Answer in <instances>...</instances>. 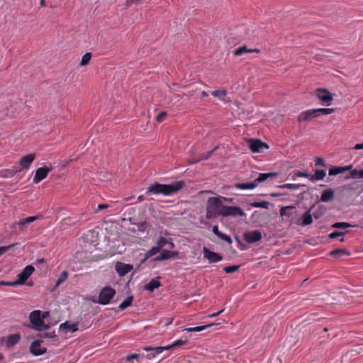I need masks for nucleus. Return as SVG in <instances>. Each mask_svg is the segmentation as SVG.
<instances>
[{
    "mask_svg": "<svg viewBox=\"0 0 363 363\" xmlns=\"http://www.w3.org/2000/svg\"><path fill=\"white\" fill-rule=\"evenodd\" d=\"M203 252L204 258L208 259L210 263L218 262L223 259V257L221 255L211 251L206 247H203Z\"/></svg>",
    "mask_w": 363,
    "mask_h": 363,
    "instance_id": "nucleus-12",
    "label": "nucleus"
},
{
    "mask_svg": "<svg viewBox=\"0 0 363 363\" xmlns=\"http://www.w3.org/2000/svg\"><path fill=\"white\" fill-rule=\"evenodd\" d=\"M50 315V313L48 311H45L43 313L41 312V318L44 320V319L47 318Z\"/></svg>",
    "mask_w": 363,
    "mask_h": 363,
    "instance_id": "nucleus-60",
    "label": "nucleus"
},
{
    "mask_svg": "<svg viewBox=\"0 0 363 363\" xmlns=\"http://www.w3.org/2000/svg\"><path fill=\"white\" fill-rule=\"evenodd\" d=\"M35 268L32 265L26 266L23 271L18 274L17 281L20 285L25 284L26 281L32 275L34 272Z\"/></svg>",
    "mask_w": 363,
    "mask_h": 363,
    "instance_id": "nucleus-10",
    "label": "nucleus"
},
{
    "mask_svg": "<svg viewBox=\"0 0 363 363\" xmlns=\"http://www.w3.org/2000/svg\"><path fill=\"white\" fill-rule=\"evenodd\" d=\"M326 175V172L324 169H315V174H311V181L314 182L316 181L323 180Z\"/></svg>",
    "mask_w": 363,
    "mask_h": 363,
    "instance_id": "nucleus-24",
    "label": "nucleus"
},
{
    "mask_svg": "<svg viewBox=\"0 0 363 363\" xmlns=\"http://www.w3.org/2000/svg\"><path fill=\"white\" fill-rule=\"evenodd\" d=\"M167 245H169V248H170V249H172L174 247V244L172 242L171 239H169V242H168Z\"/></svg>",
    "mask_w": 363,
    "mask_h": 363,
    "instance_id": "nucleus-63",
    "label": "nucleus"
},
{
    "mask_svg": "<svg viewBox=\"0 0 363 363\" xmlns=\"http://www.w3.org/2000/svg\"><path fill=\"white\" fill-rule=\"evenodd\" d=\"M187 342H188L187 340H177L174 341V342H172V345H173V347H175L177 346L185 345L187 344Z\"/></svg>",
    "mask_w": 363,
    "mask_h": 363,
    "instance_id": "nucleus-49",
    "label": "nucleus"
},
{
    "mask_svg": "<svg viewBox=\"0 0 363 363\" xmlns=\"http://www.w3.org/2000/svg\"><path fill=\"white\" fill-rule=\"evenodd\" d=\"M292 208H293L292 206H286V207L281 208V209L280 211L281 216H287L288 215L287 210Z\"/></svg>",
    "mask_w": 363,
    "mask_h": 363,
    "instance_id": "nucleus-52",
    "label": "nucleus"
},
{
    "mask_svg": "<svg viewBox=\"0 0 363 363\" xmlns=\"http://www.w3.org/2000/svg\"><path fill=\"white\" fill-rule=\"evenodd\" d=\"M18 285H20V284L18 282L17 280L13 281H7L6 282V286H18Z\"/></svg>",
    "mask_w": 363,
    "mask_h": 363,
    "instance_id": "nucleus-56",
    "label": "nucleus"
},
{
    "mask_svg": "<svg viewBox=\"0 0 363 363\" xmlns=\"http://www.w3.org/2000/svg\"><path fill=\"white\" fill-rule=\"evenodd\" d=\"M144 199H145V197H144V196H143V195H140V196H139L138 197V201L139 202L143 201Z\"/></svg>",
    "mask_w": 363,
    "mask_h": 363,
    "instance_id": "nucleus-64",
    "label": "nucleus"
},
{
    "mask_svg": "<svg viewBox=\"0 0 363 363\" xmlns=\"http://www.w3.org/2000/svg\"><path fill=\"white\" fill-rule=\"evenodd\" d=\"M344 235H345V233L344 232H342V231H334L331 233L329 234L328 237L330 239H335V238H337L339 237H340V241H344Z\"/></svg>",
    "mask_w": 363,
    "mask_h": 363,
    "instance_id": "nucleus-40",
    "label": "nucleus"
},
{
    "mask_svg": "<svg viewBox=\"0 0 363 363\" xmlns=\"http://www.w3.org/2000/svg\"><path fill=\"white\" fill-rule=\"evenodd\" d=\"M247 143L252 152H262L263 149H269V145L259 139H248Z\"/></svg>",
    "mask_w": 363,
    "mask_h": 363,
    "instance_id": "nucleus-8",
    "label": "nucleus"
},
{
    "mask_svg": "<svg viewBox=\"0 0 363 363\" xmlns=\"http://www.w3.org/2000/svg\"><path fill=\"white\" fill-rule=\"evenodd\" d=\"M278 174L277 172L261 173L259 174L258 177L254 181V182L257 186L259 183L263 182L269 178L275 177Z\"/></svg>",
    "mask_w": 363,
    "mask_h": 363,
    "instance_id": "nucleus-23",
    "label": "nucleus"
},
{
    "mask_svg": "<svg viewBox=\"0 0 363 363\" xmlns=\"http://www.w3.org/2000/svg\"><path fill=\"white\" fill-rule=\"evenodd\" d=\"M300 186L301 185L298 184H285L281 186V188L295 190L299 189Z\"/></svg>",
    "mask_w": 363,
    "mask_h": 363,
    "instance_id": "nucleus-44",
    "label": "nucleus"
},
{
    "mask_svg": "<svg viewBox=\"0 0 363 363\" xmlns=\"http://www.w3.org/2000/svg\"><path fill=\"white\" fill-rule=\"evenodd\" d=\"M29 320L31 323V327L37 331L47 330L50 328L48 324L45 323L41 318V311L40 310H35L29 315Z\"/></svg>",
    "mask_w": 363,
    "mask_h": 363,
    "instance_id": "nucleus-3",
    "label": "nucleus"
},
{
    "mask_svg": "<svg viewBox=\"0 0 363 363\" xmlns=\"http://www.w3.org/2000/svg\"><path fill=\"white\" fill-rule=\"evenodd\" d=\"M215 325H216L215 323H210V324L205 325H201V326H196V327H193V328H186L184 329V331H186V332H200V331H202L203 330H206L208 328L213 326Z\"/></svg>",
    "mask_w": 363,
    "mask_h": 363,
    "instance_id": "nucleus-28",
    "label": "nucleus"
},
{
    "mask_svg": "<svg viewBox=\"0 0 363 363\" xmlns=\"http://www.w3.org/2000/svg\"><path fill=\"white\" fill-rule=\"evenodd\" d=\"M343 173L342 167H333L329 169V174L330 176L337 175Z\"/></svg>",
    "mask_w": 363,
    "mask_h": 363,
    "instance_id": "nucleus-41",
    "label": "nucleus"
},
{
    "mask_svg": "<svg viewBox=\"0 0 363 363\" xmlns=\"http://www.w3.org/2000/svg\"><path fill=\"white\" fill-rule=\"evenodd\" d=\"M223 311H224L223 309H221L220 311H218L216 313H214L208 315L207 317L210 318L216 317V316L219 315L221 313H223Z\"/></svg>",
    "mask_w": 363,
    "mask_h": 363,
    "instance_id": "nucleus-57",
    "label": "nucleus"
},
{
    "mask_svg": "<svg viewBox=\"0 0 363 363\" xmlns=\"http://www.w3.org/2000/svg\"><path fill=\"white\" fill-rule=\"evenodd\" d=\"M342 167L343 173L345 172H347V171H351L352 169V164L347 165V166Z\"/></svg>",
    "mask_w": 363,
    "mask_h": 363,
    "instance_id": "nucleus-58",
    "label": "nucleus"
},
{
    "mask_svg": "<svg viewBox=\"0 0 363 363\" xmlns=\"http://www.w3.org/2000/svg\"><path fill=\"white\" fill-rule=\"evenodd\" d=\"M35 159V155L34 153H30L26 155L23 156L19 160V164L21 168L18 170L22 171L23 169H28L31 166L32 163Z\"/></svg>",
    "mask_w": 363,
    "mask_h": 363,
    "instance_id": "nucleus-11",
    "label": "nucleus"
},
{
    "mask_svg": "<svg viewBox=\"0 0 363 363\" xmlns=\"http://www.w3.org/2000/svg\"><path fill=\"white\" fill-rule=\"evenodd\" d=\"M315 96L321 101L323 106H328L332 104L333 96L326 89L318 88L315 90Z\"/></svg>",
    "mask_w": 363,
    "mask_h": 363,
    "instance_id": "nucleus-4",
    "label": "nucleus"
},
{
    "mask_svg": "<svg viewBox=\"0 0 363 363\" xmlns=\"http://www.w3.org/2000/svg\"><path fill=\"white\" fill-rule=\"evenodd\" d=\"M350 225L345 222H339L333 224L332 227L334 228H346L350 227Z\"/></svg>",
    "mask_w": 363,
    "mask_h": 363,
    "instance_id": "nucleus-45",
    "label": "nucleus"
},
{
    "mask_svg": "<svg viewBox=\"0 0 363 363\" xmlns=\"http://www.w3.org/2000/svg\"><path fill=\"white\" fill-rule=\"evenodd\" d=\"M221 216L223 217H228V216H233V217H238V216H245V211L238 206H225V208H223V211L221 213Z\"/></svg>",
    "mask_w": 363,
    "mask_h": 363,
    "instance_id": "nucleus-7",
    "label": "nucleus"
},
{
    "mask_svg": "<svg viewBox=\"0 0 363 363\" xmlns=\"http://www.w3.org/2000/svg\"><path fill=\"white\" fill-rule=\"evenodd\" d=\"M52 169V168L51 167L48 166L38 168L33 179V184H38L45 179Z\"/></svg>",
    "mask_w": 363,
    "mask_h": 363,
    "instance_id": "nucleus-9",
    "label": "nucleus"
},
{
    "mask_svg": "<svg viewBox=\"0 0 363 363\" xmlns=\"http://www.w3.org/2000/svg\"><path fill=\"white\" fill-rule=\"evenodd\" d=\"M91 57H92V55H91V52L85 53L82 56V60H81V62H80V65L81 66H86V65H87L90 62Z\"/></svg>",
    "mask_w": 363,
    "mask_h": 363,
    "instance_id": "nucleus-36",
    "label": "nucleus"
},
{
    "mask_svg": "<svg viewBox=\"0 0 363 363\" xmlns=\"http://www.w3.org/2000/svg\"><path fill=\"white\" fill-rule=\"evenodd\" d=\"M212 231L219 238H220L223 240H225L228 243L231 244L233 242V240L229 235L219 231L218 225H213L212 227Z\"/></svg>",
    "mask_w": 363,
    "mask_h": 363,
    "instance_id": "nucleus-20",
    "label": "nucleus"
},
{
    "mask_svg": "<svg viewBox=\"0 0 363 363\" xmlns=\"http://www.w3.org/2000/svg\"><path fill=\"white\" fill-rule=\"evenodd\" d=\"M168 242L169 239L161 237L157 242V246L160 250H161V248L164 247L167 244H168Z\"/></svg>",
    "mask_w": 363,
    "mask_h": 363,
    "instance_id": "nucleus-43",
    "label": "nucleus"
},
{
    "mask_svg": "<svg viewBox=\"0 0 363 363\" xmlns=\"http://www.w3.org/2000/svg\"><path fill=\"white\" fill-rule=\"evenodd\" d=\"M108 208V205L107 204H99L98 205V210H102V209H105Z\"/></svg>",
    "mask_w": 363,
    "mask_h": 363,
    "instance_id": "nucleus-62",
    "label": "nucleus"
},
{
    "mask_svg": "<svg viewBox=\"0 0 363 363\" xmlns=\"http://www.w3.org/2000/svg\"><path fill=\"white\" fill-rule=\"evenodd\" d=\"M143 350L148 352V354L146 356V358L148 359H152L155 358L157 354H161L160 352H156L157 347H144Z\"/></svg>",
    "mask_w": 363,
    "mask_h": 363,
    "instance_id": "nucleus-30",
    "label": "nucleus"
},
{
    "mask_svg": "<svg viewBox=\"0 0 363 363\" xmlns=\"http://www.w3.org/2000/svg\"><path fill=\"white\" fill-rule=\"evenodd\" d=\"M39 218V216H29L20 219L18 222L13 223L12 228L16 231H23L26 229L27 225L37 220Z\"/></svg>",
    "mask_w": 363,
    "mask_h": 363,
    "instance_id": "nucleus-6",
    "label": "nucleus"
},
{
    "mask_svg": "<svg viewBox=\"0 0 363 363\" xmlns=\"http://www.w3.org/2000/svg\"><path fill=\"white\" fill-rule=\"evenodd\" d=\"M160 282L159 281L158 278L152 279L145 286V289L150 291H152L155 289L159 288L160 286Z\"/></svg>",
    "mask_w": 363,
    "mask_h": 363,
    "instance_id": "nucleus-26",
    "label": "nucleus"
},
{
    "mask_svg": "<svg viewBox=\"0 0 363 363\" xmlns=\"http://www.w3.org/2000/svg\"><path fill=\"white\" fill-rule=\"evenodd\" d=\"M67 277H68V273L66 271H63L56 281L55 289H56L61 284H62L67 279Z\"/></svg>",
    "mask_w": 363,
    "mask_h": 363,
    "instance_id": "nucleus-37",
    "label": "nucleus"
},
{
    "mask_svg": "<svg viewBox=\"0 0 363 363\" xmlns=\"http://www.w3.org/2000/svg\"><path fill=\"white\" fill-rule=\"evenodd\" d=\"M140 357V354H131L128 355L126 358L127 362H129L130 363H134L133 361H132L133 359H137Z\"/></svg>",
    "mask_w": 363,
    "mask_h": 363,
    "instance_id": "nucleus-51",
    "label": "nucleus"
},
{
    "mask_svg": "<svg viewBox=\"0 0 363 363\" xmlns=\"http://www.w3.org/2000/svg\"><path fill=\"white\" fill-rule=\"evenodd\" d=\"M347 179H363V169L358 170L357 169H352L350 172V175L347 177Z\"/></svg>",
    "mask_w": 363,
    "mask_h": 363,
    "instance_id": "nucleus-29",
    "label": "nucleus"
},
{
    "mask_svg": "<svg viewBox=\"0 0 363 363\" xmlns=\"http://www.w3.org/2000/svg\"><path fill=\"white\" fill-rule=\"evenodd\" d=\"M172 348H174L172 343L164 347H157L156 352H157L162 353V352L165 350H169Z\"/></svg>",
    "mask_w": 363,
    "mask_h": 363,
    "instance_id": "nucleus-48",
    "label": "nucleus"
},
{
    "mask_svg": "<svg viewBox=\"0 0 363 363\" xmlns=\"http://www.w3.org/2000/svg\"><path fill=\"white\" fill-rule=\"evenodd\" d=\"M315 165L325 166L324 160L321 157H317L315 159Z\"/></svg>",
    "mask_w": 363,
    "mask_h": 363,
    "instance_id": "nucleus-54",
    "label": "nucleus"
},
{
    "mask_svg": "<svg viewBox=\"0 0 363 363\" xmlns=\"http://www.w3.org/2000/svg\"><path fill=\"white\" fill-rule=\"evenodd\" d=\"M184 186V183L182 181L176 182L171 184H162L156 183L147 188L146 194L147 195L162 194L164 196H169L181 189Z\"/></svg>",
    "mask_w": 363,
    "mask_h": 363,
    "instance_id": "nucleus-1",
    "label": "nucleus"
},
{
    "mask_svg": "<svg viewBox=\"0 0 363 363\" xmlns=\"http://www.w3.org/2000/svg\"><path fill=\"white\" fill-rule=\"evenodd\" d=\"M252 52L259 53L260 50L257 49V48L248 49L246 46H242V47L238 48V49H236L234 51V55L241 56L242 55H243L245 53H252Z\"/></svg>",
    "mask_w": 363,
    "mask_h": 363,
    "instance_id": "nucleus-21",
    "label": "nucleus"
},
{
    "mask_svg": "<svg viewBox=\"0 0 363 363\" xmlns=\"http://www.w3.org/2000/svg\"><path fill=\"white\" fill-rule=\"evenodd\" d=\"M60 330L65 333H72L78 330V324L66 321L60 325Z\"/></svg>",
    "mask_w": 363,
    "mask_h": 363,
    "instance_id": "nucleus-16",
    "label": "nucleus"
},
{
    "mask_svg": "<svg viewBox=\"0 0 363 363\" xmlns=\"http://www.w3.org/2000/svg\"><path fill=\"white\" fill-rule=\"evenodd\" d=\"M212 96L223 101L227 95V91L223 89L215 90L211 93Z\"/></svg>",
    "mask_w": 363,
    "mask_h": 363,
    "instance_id": "nucleus-31",
    "label": "nucleus"
},
{
    "mask_svg": "<svg viewBox=\"0 0 363 363\" xmlns=\"http://www.w3.org/2000/svg\"><path fill=\"white\" fill-rule=\"evenodd\" d=\"M316 111V114H318V116L320 115H329L333 113H334L335 109L330 108H315Z\"/></svg>",
    "mask_w": 363,
    "mask_h": 363,
    "instance_id": "nucleus-33",
    "label": "nucleus"
},
{
    "mask_svg": "<svg viewBox=\"0 0 363 363\" xmlns=\"http://www.w3.org/2000/svg\"><path fill=\"white\" fill-rule=\"evenodd\" d=\"M167 116V112L165 111H163L162 113H160L157 117H156V120L158 122H162L164 119V118Z\"/></svg>",
    "mask_w": 363,
    "mask_h": 363,
    "instance_id": "nucleus-53",
    "label": "nucleus"
},
{
    "mask_svg": "<svg viewBox=\"0 0 363 363\" xmlns=\"http://www.w3.org/2000/svg\"><path fill=\"white\" fill-rule=\"evenodd\" d=\"M115 268L120 276H124L133 269V266L123 262H117Z\"/></svg>",
    "mask_w": 363,
    "mask_h": 363,
    "instance_id": "nucleus-17",
    "label": "nucleus"
},
{
    "mask_svg": "<svg viewBox=\"0 0 363 363\" xmlns=\"http://www.w3.org/2000/svg\"><path fill=\"white\" fill-rule=\"evenodd\" d=\"M326 208L323 206H318L317 207V211L315 212H313V216L315 219L320 218L325 212Z\"/></svg>",
    "mask_w": 363,
    "mask_h": 363,
    "instance_id": "nucleus-35",
    "label": "nucleus"
},
{
    "mask_svg": "<svg viewBox=\"0 0 363 363\" xmlns=\"http://www.w3.org/2000/svg\"><path fill=\"white\" fill-rule=\"evenodd\" d=\"M330 255H333V256H337V255H348L349 253L345 250H342V249H337V250H334L333 251L330 252Z\"/></svg>",
    "mask_w": 363,
    "mask_h": 363,
    "instance_id": "nucleus-46",
    "label": "nucleus"
},
{
    "mask_svg": "<svg viewBox=\"0 0 363 363\" xmlns=\"http://www.w3.org/2000/svg\"><path fill=\"white\" fill-rule=\"evenodd\" d=\"M41 340H36L32 342L30 350L33 354L38 356L44 354L46 352V349L41 347Z\"/></svg>",
    "mask_w": 363,
    "mask_h": 363,
    "instance_id": "nucleus-15",
    "label": "nucleus"
},
{
    "mask_svg": "<svg viewBox=\"0 0 363 363\" xmlns=\"http://www.w3.org/2000/svg\"><path fill=\"white\" fill-rule=\"evenodd\" d=\"M315 206H311L310 209L302 216L301 220L303 225H308L313 223V213L311 214V212H312Z\"/></svg>",
    "mask_w": 363,
    "mask_h": 363,
    "instance_id": "nucleus-19",
    "label": "nucleus"
},
{
    "mask_svg": "<svg viewBox=\"0 0 363 363\" xmlns=\"http://www.w3.org/2000/svg\"><path fill=\"white\" fill-rule=\"evenodd\" d=\"M20 170L18 169H4L1 172V175L2 177L5 178H11L13 177L17 172H19Z\"/></svg>",
    "mask_w": 363,
    "mask_h": 363,
    "instance_id": "nucleus-32",
    "label": "nucleus"
},
{
    "mask_svg": "<svg viewBox=\"0 0 363 363\" xmlns=\"http://www.w3.org/2000/svg\"><path fill=\"white\" fill-rule=\"evenodd\" d=\"M160 251V250L157 246L152 247L151 249H150L145 252V259H147L152 257V256L157 255Z\"/></svg>",
    "mask_w": 363,
    "mask_h": 363,
    "instance_id": "nucleus-34",
    "label": "nucleus"
},
{
    "mask_svg": "<svg viewBox=\"0 0 363 363\" xmlns=\"http://www.w3.org/2000/svg\"><path fill=\"white\" fill-rule=\"evenodd\" d=\"M220 198H222V201L224 203V202H228V203H232L233 201V199H231V198H226V197H223V196H220Z\"/></svg>",
    "mask_w": 363,
    "mask_h": 363,
    "instance_id": "nucleus-59",
    "label": "nucleus"
},
{
    "mask_svg": "<svg viewBox=\"0 0 363 363\" xmlns=\"http://www.w3.org/2000/svg\"><path fill=\"white\" fill-rule=\"evenodd\" d=\"M11 245L0 247V256L11 248Z\"/></svg>",
    "mask_w": 363,
    "mask_h": 363,
    "instance_id": "nucleus-55",
    "label": "nucleus"
},
{
    "mask_svg": "<svg viewBox=\"0 0 363 363\" xmlns=\"http://www.w3.org/2000/svg\"><path fill=\"white\" fill-rule=\"evenodd\" d=\"M294 177H306V178H308L311 180V174H308V173L303 172H301V171L296 172L295 174H294Z\"/></svg>",
    "mask_w": 363,
    "mask_h": 363,
    "instance_id": "nucleus-47",
    "label": "nucleus"
},
{
    "mask_svg": "<svg viewBox=\"0 0 363 363\" xmlns=\"http://www.w3.org/2000/svg\"><path fill=\"white\" fill-rule=\"evenodd\" d=\"M178 255L177 252L163 250L161 254L155 258V261L166 260Z\"/></svg>",
    "mask_w": 363,
    "mask_h": 363,
    "instance_id": "nucleus-18",
    "label": "nucleus"
},
{
    "mask_svg": "<svg viewBox=\"0 0 363 363\" xmlns=\"http://www.w3.org/2000/svg\"><path fill=\"white\" fill-rule=\"evenodd\" d=\"M222 199L220 196L208 198L206 204L207 218H212L217 216H221V213L226 206L223 205Z\"/></svg>",
    "mask_w": 363,
    "mask_h": 363,
    "instance_id": "nucleus-2",
    "label": "nucleus"
},
{
    "mask_svg": "<svg viewBox=\"0 0 363 363\" xmlns=\"http://www.w3.org/2000/svg\"><path fill=\"white\" fill-rule=\"evenodd\" d=\"M262 238V233L259 230H255L247 232L244 234V239L247 242L254 243L260 240Z\"/></svg>",
    "mask_w": 363,
    "mask_h": 363,
    "instance_id": "nucleus-13",
    "label": "nucleus"
},
{
    "mask_svg": "<svg viewBox=\"0 0 363 363\" xmlns=\"http://www.w3.org/2000/svg\"><path fill=\"white\" fill-rule=\"evenodd\" d=\"M235 188L238 189L242 190H246V189H253L257 187V184L254 182H249V183H239L235 184Z\"/></svg>",
    "mask_w": 363,
    "mask_h": 363,
    "instance_id": "nucleus-27",
    "label": "nucleus"
},
{
    "mask_svg": "<svg viewBox=\"0 0 363 363\" xmlns=\"http://www.w3.org/2000/svg\"><path fill=\"white\" fill-rule=\"evenodd\" d=\"M318 117V114H316L315 109H308L305 111L301 112L298 117V122H303L310 121L312 118Z\"/></svg>",
    "mask_w": 363,
    "mask_h": 363,
    "instance_id": "nucleus-14",
    "label": "nucleus"
},
{
    "mask_svg": "<svg viewBox=\"0 0 363 363\" xmlns=\"http://www.w3.org/2000/svg\"><path fill=\"white\" fill-rule=\"evenodd\" d=\"M240 268V265H232L225 267L223 271L228 274L235 272Z\"/></svg>",
    "mask_w": 363,
    "mask_h": 363,
    "instance_id": "nucleus-42",
    "label": "nucleus"
},
{
    "mask_svg": "<svg viewBox=\"0 0 363 363\" xmlns=\"http://www.w3.org/2000/svg\"><path fill=\"white\" fill-rule=\"evenodd\" d=\"M143 0H125V5L128 7L132 4H138L142 2Z\"/></svg>",
    "mask_w": 363,
    "mask_h": 363,
    "instance_id": "nucleus-50",
    "label": "nucleus"
},
{
    "mask_svg": "<svg viewBox=\"0 0 363 363\" xmlns=\"http://www.w3.org/2000/svg\"><path fill=\"white\" fill-rule=\"evenodd\" d=\"M250 206L254 208H262L267 209L269 208V202L265 201L261 202H253L250 204Z\"/></svg>",
    "mask_w": 363,
    "mask_h": 363,
    "instance_id": "nucleus-39",
    "label": "nucleus"
},
{
    "mask_svg": "<svg viewBox=\"0 0 363 363\" xmlns=\"http://www.w3.org/2000/svg\"><path fill=\"white\" fill-rule=\"evenodd\" d=\"M353 149H354V150H362V149H363V143H362V144H359V143L356 144V145H354V147H353Z\"/></svg>",
    "mask_w": 363,
    "mask_h": 363,
    "instance_id": "nucleus-61",
    "label": "nucleus"
},
{
    "mask_svg": "<svg viewBox=\"0 0 363 363\" xmlns=\"http://www.w3.org/2000/svg\"><path fill=\"white\" fill-rule=\"evenodd\" d=\"M334 191L328 189L324 190L321 194L320 201L323 202H328L334 198Z\"/></svg>",
    "mask_w": 363,
    "mask_h": 363,
    "instance_id": "nucleus-25",
    "label": "nucleus"
},
{
    "mask_svg": "<svg viewBox=\"0 0 363 363\" xmlns=\"http://www.w3.org/2000/svg\"><path fill=\"white\" fill-rule=\"evenodd\" d=\"M116 291L111 287H104L101 289L98 299V303L102 305L109 303L110 301L115 296Z\"/></svg>",
    "mask_w": 363,
    "mask_h": 363,
    "instance_id": "nucleus-5",
    "label": "nucleus"
},
{
    "mask_svg": "<svg viewBox=\"0 0 363 363\" xmlns=\"http://www.w3.org/2000/svg\"><path fill=\"white\" fill-rule=\"evenodd\" d=\"M132 301H133V296H128V298H126L120 305H119V308L121 310H124L126 308L129 307L131 303H132Z\"/></svg>",
    "mask_w": 363,
    "mask_h": 363,
    "instance_id": "nucleus-38",
    "label": "nucleus"
},
{
    "mask_svg": "<svg viewBox=\"0 0 363 363\" xmlns=\"http://www.w3.org/2000/svg\"><path fill=\"white\" fill-rule=\"evenodd\" d=\"M21 336L19 334H11L7 337L6 345L7 347H11L18 343L20 340Z\"/></svg>",
    "mask_w": 363,
    "mask_h": 363,
    "instance_id": "nucleus-22",
    "label": "nucleus"
}]
</instances>
